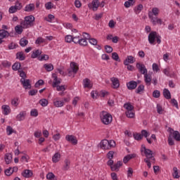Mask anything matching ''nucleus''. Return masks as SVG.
Instances as JSON below:
<instances>
[{
	"mask_svg": "<svg viewBox=\"0 0 180 180\" xmlns=\"http://www.w3.org/2000/svg\"><path fill=\"white\" fill-rule=\"evenodd\" d=\"M125 113H126V116L131 119H133V117H134L135 116L134 111L133 110L129 111H126Z\"/></svg>",
	"mask_w": 180,
	"mask_h": 180,
	"instance_id": "38",
	"label": "nucleus"
},
{
	"mask_svg": "<svg viewBox=\"0 0 180 180\" xmlns=\"http://www.w3.org/2000/svg\"><path fill=\"white\" fill-rule=\"evenodd\" d=\"M41 54V51L39 49L33 51L31 54V58H37V57Z\"/></svg>",
	"mask_w": 180,
	"mask_h": 180,
	"instance_id": "28",
	"label": "nucleus"
},
{
	"mask_svg": "<svg viewBox=\"0 0 180 180\" xmlns=\"http://www.w3.org/2000/svg\"><path fill=\"white\" fill-rule=\"evenodd\" d=\"M127 176L128 178H131V176H133V169L131 167L128 168Z\"/></svg>",
	"mask_w": 180,
	"mask_h": 180,
	"instance_id": "58",
	"label": "nucleus"
},
{
	"mask_svg": "<svg viewBox=\"0 0 180 180\" xmlns=\"http://www.w3.org/2000/svg\"><path fill=\"white\" fill-rule=\"evenodd\" d=\"M136 68L139 70V72H141V74H142L143 75L148 72L147 68H146V65L143 63H137Z\"/></svg>",
	"mask_w": 180,
	"mask_h": 180,
	"instance_id": "8",
	"label": "nucleus"
},
{
	"mask_svg": "<svg viewBox=\"0 0 180 180\" xmlns=\"http://www.w3.org/2000/svg\"><path fill=\"white\" fill-rule=\"evenodd\" d=\"M28 43H29V41H27L25 38L21 39L20 41V44L22 47H25V46H27Z\"/></svg>",
	"mask_w": 180,
	"mask_h": 180,
	"instance_id": "41",
	"label": "nucleus"
},
{
	"mask_svg": "<svg viewBox=\"0 0 180 180\" xmlns=\"http://www.w3.org/2000/svg\"><path fill=\"white\" fill-rule=\"evenodd\" d=\"M91 96L93 98V99H96V98H98V91H92L91 93Z\"/></svg>",
	"mask_w": 180,
	"mask_h": 180,
	"instance_id": "64",
	"label": "nucleus"
},
{
	"mask_svg": "<svg viewBox=\"0 0 180 180\" xmlns=\"http://www.w3.org/2000/svg\"><path fill=\"white\" fill-rule=\"evenodd\" d=\"M79 70V68L78 67V64H77L75 62L70 63V70H68L69 77H71L72 75V73L74 75L78 72V70Z\"/></svg>",
	"mask_w": 180,
	"mask_h": 180,
	"instance_id": "4",
	"label": "nucleus"
},
{
	"mask_svg": "<svg viewBox=\"0 0 180 180\" xmlns=\"http://www.w3.org/2000/svg\"><path fill=\"white\" fill-rule=\"evenodd\" d=\"M122 165H123V162L117 161V163L113 165V167H111V171H116L117 172Z\"/></svg>",
	"mask_w": 180,
	"mask_h": 180,
	"instance_id": "23",
	"label": "nucleus"
},
{
	"mask_svg": "<svg viewBox=\"0 0 180 180\" xmlns=\"http://www.w3.org/2000/svg\"><path fill=\"white\" fill-rule=\"evenodd\" d=\"M136 157H137V155L136 153L129 154L126 155L123 158L124 164H127V162H129L130 160H133V158H136Z\"/></svg>",
	"mask_w": 180,
	"mask_h": 180,
	"instance_id": "15",
	"label": "nucleus"
},
{
	"mask_svg": "<svg viewBox=\"0 0 180 180\" xmlns=\"http://www.w3.org/2000/svg\"><path fill=\"white\" fill-rule=\"evenodd\" d=\"M163 96L166 99H171V92H169V90H168V89H165L163 90Z\"/></svg>",
	"mask_w": 180,
	"mask_h": 180,
	"instance_id": "30",
	"label": "nucleus"
},
{
	"mask_svg": "<svg viewBox=\"0 0 180 180\" xmlns=\"http://www.w3.org/2000/svg\"><path fill=\"white\" fill-rule=\"evenodd\" d=\"M100 119L102 123L105 125L110 124L112 120H113L112 115L106 111H103L100 113Z\"/></svg>",
	"mask_w": 180,
	"mask_h": 180,
	"instance_id": "1",
	"label": "nucleus"
},
{
	"mask_svg": "<svg viewBox=\"0 0 180 180\" xmlns=\"http://www.w3.org/2000/svg\"><path fill=\"white\" fill-rule=\"evenodd\" d=\"M20 82L25 89H30V88H32V84H30V79H21Z\"/></svg>",
	"mask_w": 180,
	"mask_h": 180,
	"instance_id": "13",
	"label": "nucleus"
},
{
	"mask_svg": "<svg viewBox=\"0 0 180 180\" xmlns=\"http://www.w3.org/2000/svg\"><path fill=\"white\" fill-rule=\"evenodd\" d=\"M143 75L146 84L148 86H150V85H151V81H153V76L151 75V74L148 73V72L145 73Z\"/></svg>",
	"mask_w": 180,
	"mask_h": 180,
	"instance_id": "12",
	"label": "nucleus"
},
{
	"mask_svg": "<svg viewBox=\"0 0 180 180\" xmlns=\"http://www.w3.org/2000/svg\"><path fill=\"white\" fill-rule=\"evenodd\" d=\"M6 133H7V136H11V135L13 134V133H16V131H15L13 129V128H12V127L7 126V127H6Z\"/></svg>",
	"mask_w": 180,
	"mask_h": 180,
	"instance_id": "34",
	"label": "nucleus"
},
{
	"mask_svg": "<svg viewBox=\"0 0 180 180\" xmlns=\"http://www.w3.org/2000/svg\"><path fill=\"white\" fill-rule=\"evenodd\" d=\"M141 135H142V138L146 137V139H147V137H148V136H150V133H148V131H147L146 130L143 129L141 131Z\"/></svg>",
	"mask_w": 180,
	"mask_h": 180,
	"instance_id": "53",
	"label": "nucleus"
},
{
	"mask_svg": "<svg viewBox=\"0 0 180 180\" xmlns=\"http://www.w3.org/2000/svg\"><path fill=\"white\" fill-rule=\"evenodd\" d=\"M149 19H150V22L153 23V26H155L156 25H162V20L154 17V15L151 13H148Z\"/></svg>",
	"mask_w": 180,
	"mask_h": 180,
	"instance_id": "6",
	"label": "nucleus"
},
{
	"mask_svg": "<svg viewBox=\"0 0 180 180\" xmlns=\"http://www.w3.org/2000/svg\"><path fill=\"white\" fill-rule=\"evenodd\" d=\"M65 140L71 143L73 146H77L78 144V140H77V137L74 135H66Z\"/></svg>",
	"mask_w": 180,
	"mask_h": 180,
	"instance_id": "9",
	"label": "nucleus"
},
{
	"mask_svg": "<svg viewBox=\"0 0 180 180\" xmlns=\"http://www.w3.org/2000/svg\"><path fill=\"white\" fill-rule=\"evenodd\" d=\"M16 57L17 58H18V60H20V61H23V60H25V54L22 52H18L16 54Z\"/></svg>",
	"mask_w": 180,
	"mask_h": 180,
	"instance_id": "36",
	"label": "nucleus"
},
{
	"mask_svg": "<svg viewBox=\"0 0 180 180\" xmlns=\"http://www.w3.org/2000/svg\"><path fill=\"white\" fill-rule=\"evenodd\" d=\"M25 12H32L34 11V5L33 4H28L25 8Z\"/></svg>",
	"mask_w": 180,
	"mask_h": 180,
	"instance_id": "33",
	"label": "nucleus"
},
{
	"mask_svg": "<svg viewBox=\"0 0 180 180\" xmlns=\"http://www.w3.org/2000/svg\"><path fill=\"white\" fill-rule=\"evenodd\" d=\"M169 133H170L171 136H173L174 140L176 141H180V134L178 131H174V129L169 128L168 129Z\"/></svg>",
	"mask_w": 180,
	"mask_h": 180,
	"instance_id": "10",
	"label": "nucleus"
},
{
	"mask_svg": "<svg viewBox=\"0 0 180 180\" xmlns=\"http://www.w3.org/2000/svg\"><path fill=\"white\" fill-rule=\"evenodd\" d=\"M70 166H71V160H70V159H65L64 160V164L62 169L63 171H68V169H70Z\"/></svg>",
	"mask_w": 180,
	"mask_h": 180,
	"instance_id": "18",
	"label": "nucleus"
},
{
	"mask_svg": "<svg viewBox=\"0 0 180 180\" xmlns=\"http://www.w3.org/2000/svg\"><path fill=\"white\" fill-rule=\"evenodd\" d=\"M173 178H174L175 179H179V172H178V168L177 167H174L173 168Z\"/></svg>",
	"mask_w": 180,
	"mask_h": 180,
	"instance_id": "32",
	"label": "nucleus"
},
{
	"mask_svg": "<svg viewBox=\"0 0 180 180\" xmlns=\"http://www.w3.org/2000/svg\"><path fill=\"white\" fill-rule=\"evenodd\" d=\"M26 117V111H21L19 114L16 116V120H18V122L23 121Z\"/></svg>",
	"mask_w": 180,
	"mask_h": 180,
	"instance_id": "21",
	"label": "nucleus"
},
{
	"mask_svg": "<svg viewBox=\"0 0 180 180\" xmlns=\"http://www.w3.org/2000/svg\"><path fill=\"white\" fill-rule=\"evenodd\" d=\"M50 58V57L49 56V55H41V57L38 58V60L39 61H47V60H49Z\"/></svg>",
	"mask_w": 180,
	"mask_h": 180,
	"instance_id": "46",
	"label": "nucleus"
},
{
	"mask_svg": "<svg viewBox=\"0 0 180 180\" xmlns=\"http://www.w3.org/2000/svg\"><path fill=\"white\" fill-rule=\"evenodd\" d=\"M110 82L112 84V88H113V89H117V88L120 86V82H119V79L117 77H111Z\"/></svg>",
	"mask_w": 180,
	"mask_h": 180,
	"instance_id": "11",
	"label": "nucleus"
},
{
	"mask_svg": "<svg viewBox=\"0 0 180 180\" xmlns=\"http://www.w3.org/2000/svg\"><path fill=\"white\" fill-rule=\"evenodd\" d=\"M105 49L106 53H108V54H110V53H112V51H113V48H112V46H109V45H106L105 46Z\"/></svg>",
	"mask_w": 180,
	"mask_h": 180,
	"instance_id": "56",
	"label": "nucleus"
},
{
	"mask_svg": "<svg viewBox=\"0 0 180 180\" xmlns=\"http://www.w3.org/2000/svg\"><path fill=\"white\" fill-rule=\"evenodd\" d=\"M124 108L125 109H127V111L133 110V109H134L133 105H131L129 104V103L124 104Z\"/></svg>",
	"mask_w": 180,
	"mask_h": 180,
	"instance_id": "52",
	"label": "nucleus"
},
{
	"mask_svg": "<svg viewBox=\"0 0 180 180\" xmlns=\"http://www.w3.org/2000/svg\"><path fill=\"white\" fill-rule=\"evenodd\" d=\"M141 11H143V5L142 4L138 5L137 7H135V8H134V11L136 14L140 13V12H141Z\"/></svg>",
	"mask_w": 180,
	"mask_h": 180,
	"instance_id": "44",
	"label": "nucleus"
},
{
	"mask_svg": "<svg viewBox=\"0 0 180 180\" xmlns=\"http://www.w3.org/2000/svg\"><path fill=\"white\" fill-rule=\"evenodd\" d=\"M127 86L128 89H136L137 88V82L131 81L127 84Z\"/></svg>",
	"mask_w": 180,
	"mask_h": 180,
	"instance_id": "24",
	"label": "nucleus"
},
{
	"mask_svg": "<svg viewBox=\"0 0 180 180\" xmlns=\"http://www.w3.org/2000/svg\"><path fill=\"white\" fill-rule=\"evenodd\" d=\"M39 104L43 106V108H46L47 105H49V101L46 98H42L39 101Z\"/></svg>",
	"mask_w": 180,
	"mask_h": 180,
	"instance_id": "37",
	"label": "nucleus"
},
{
	"mask_svg": "<svg viewBox=\"0 0 180 180\" xmlns=\"http://www.w3.org/2000/svg\"><path fill=\"white\" fill-rule=\"evenodd\" d=\"M22 175L24 178H30L33 176V172L30 169H25L22 172Z\"/></svg>",
	"mask_w": 180,
	"mask_h": 180,
	"instance_id": "25",
	"label": "nucleus"
},
{
	"mask_svg": "<svg viewBox=\"0 0 180 180\" xmlns=\"http://www.w3.org/2000/svg\"><path fill=\"white\" fill-rule=\"evenodd\" d=\"M12 68L13 70V71H18L19 70H20V63H15L13 66Z\"/></svg>",
	"mask_w": 180,
	"mask_h": 180,
	"instance_id": "40",
	"label": "nucleus"
},
{
	"mask_svg": "<svg viewBox=\"0 0 180 180\" xmlns=\"http://www.w3.org/2000/svg\"><path fill=\"white\" fill-rule=\"evenodd\" d=\"M136 61V59H134V57L132 56H129L127 58L124 60V65H129V64H133Z\"/></svg>",
	"mask_w": 180,
	"mask_h": 180,
	"instance_id": "20",
	"label": "nucleus"
},
{
	"mask_svg": "<svg viewBox=\"0 0 180 180\" xmlns=\"http://www.w3.org/2000/svg\"><path fill=\"white\" fill-rule=\"evenodd\" d=\"M44 68H45L46 71L50 72V71H53V70H54V66L51 63H49V64L46 63L44 65Z\"/></svg>",
	"mask_w": 180,
	"mask_h": 180,
	"instance_id": "29",
	"label": "nucleus"
},
{
	"mask_svg": "<svg viewBox=\"0 0 180 180\" xmlns=\"http://www.w3.org/2000/svg\"><path fill=\"white\" fill-rule=\"evenodd\" d=\"M160 91L158 90H155L153 93V98H160Z\"/></svg>",
	"mask_w": 180,
	"mask_h": 180,
	"instance_id": "62",
	"label": "nucleus"
},
{
	"mask_svg": "<svg viewBox=\"0 0 180 180\" xmlns=\"http://www.w3.org/2000/svg\"><path fill=\"white\" fill-rule=\"evenodd\" d=\"M100 147L102 150H109V141L104 139L101 141Z\"/></svg>",
	"mask_w": 180,
	"mask_h": 180,
	"instance_id": "16",
	"label": "nucleus"
},
{
	"mask_svg": "<svg viewBox=\"0 0 180 180\" xmlns=\"http://www.w3.org/2000/svg\"><path fill=\"white\" fill-rule=\"evenodd\" d=\"M78 44H79V46H87L88 41H86V39H85V38H80Z\"/></svg>",
	"mask_w": 180,
	"mask_h": 180,
	"instance_id": "45",
	"label": "nucleus"
},
{
	"mask_svg": "<svg viewBox=\"0 0 180 180\" xmlns=\"http://www.w3.org/2000/svg\"><path fill=\"white\" fill-rule=\"evenodd\" d=\"M65 41L66 43H71L72 41H73V38L72 35H66L65 37Z\"/></svg>",
	"mask_w": 180,
	"mask_h": 180,
	"instance_id": "48",
	"label": "nucleus"
},
{
	"mask_svg": "<svg viewBox=\"0 0 180 180\" xmlns=\"http://www.w3.org/2000/svg\"><path fill=\"white\" fill-rule=\"evenodd\" d=\"M18 8H16L15 6H12L9 8L10 13H15V12H18Z\"/></svg>",
	"mask_w": 180,
	"mask_h": 180,
	"instance_id": "60",
	"label": "nucleus"
},
{
	"mask_svg": "<svg viewBox=\"0 0 180 180\" xmlns=\"http://www.w3.org/2000/svg\"><path fill=\"white\" fill-rule=\"evenodd\" d=\"M152 13L154 15V16H158V14L160 13V9L158 8H153L152 9Z\"/></svg>",
	"mask_w": 180,
	"mask_h": 180,
	"instance_id": "51",
	"label": "nucleus"
},
{
	"mask_svg": "<svg viewBox=\"0 0 180 180\" xmlns=\"http://www.w3.org/2000/svg\"><path fill=\"white\" fill-rule=\"evenodd\" d=\"M46 179H48L49 180H57V179L56 178V175H54V174H53L52 172H49L47 174Z\"/></svg>",
	"mask_w": 180,
	"mask_h": 180,
	"instance_id": "39",
	"label": "nucleus"
},
{
	"mask_svg": "<svg viewBox=\"0 0 180 180\" xmlns=\"http://www.w3.org/2000/svg\"><path fill=\"white\" fill-rule=\"evenodd\" d=\"M9 32L5 30H0V39H5V37H8Z\"/></svg>",
	"mask_w": 180,
	"mask_h": 180,
	"instance_id": "27",
	"label": "nucleus"
},
{
	"mask_svg": "<svg viewBox=\"0 0 180 180\" xmlns=\"http://www.w3.org/2000/svg\"><path fill=\"white\" fill-rule=\"evenodd\" d=\"M53 105L56 108H63L64 106V101H60L59 98L53 99Z\"/></svg>",
	"mask_w": 180,
	"mask_h": 180,
	"instance_id": "17",
	"label": "nucleus"
},
{
	"mask_svg": "<svg viewBox=\"0 0 180 180\" xmlns=\"http://www.w3.org/2000/svg\"><path fill=\"white\" fill-rule=\"evenodd\" d=\"M65 89H67V87H65V85L56 86V91H60L61 92H64V91H65Z\"/></svg>",
	"mask_w": 180,
	"mask_h": 180,
	"instance_id": "50",
	"label": "nucleus"
},
{
	"mask_svg": "<svg viewBox=\"0 0 180 180\" xmlns=\"http://www.w3.org/2000/svg\"><path fill=\"white\" fill-rule=\"evenodd\" d=\"M134 138L135 140L140 141L143 139V135L141 134L135 133L134 134Z\"/></svg>",
	"mask_w": 180,
	"mask_h": 180,
	"instance_id": "49",
	"label": "nucleus"
},
{
	"mask_svg": "<svg viewBox=\"0 0 180 180\" xmlns=\"http://www.w3.org/2000/svg\"><path fill=\"white\" fill-rule=\"evenodd\" d=\"M45 8L47 11H50V9H53V8H54V4H53L51 1H49L45 4Z\"/></svg>",
	"mask_w": 180,
	"mask_h": 180,
	"instance_id": "43",
	"label": "nucleus"
},
{
	"mask_svg": "<svg viewBox=\"0 0 180 180\" xmlns=\"http://www.w3.org/2000/svg\"><path fill=\"white\" fill-rule=\"evenodd\" d=\"M15 29L18 34H21L22 32H23V27H22V25H17Z\"/></svg>",
	"mask_w": 180,
	"mask_h": 180,
	"instance_id": "47",
	"label": "nucleus"
},
{
	"mask_svg": "<svg viewBox=\"0 0 180 180\" xmlns=\"http://www.w3.org/2000/svg\"><path fill=\"white\" fill-rule=\"evenodd\" d=\"M4 159H5L6 164H11V162L12 161V155H11V153L6 154Z\"/></svg>",
	"mask_w": 180,
	"mask_h": 180,
	"instance_id": "35",
	"label": "nucleus"
},
{
	"mask_svg": "<svg viewBox=\"0 0 180 180\" xmlns=\"http://www.w3.org/2000/svg\"><path fill=\"white\" fill-rule=\"evenodd\" d=\"M141 151L146 155V160H153V151L150 149H147L146 146L142 145Z\"/></svg>",
	"mask_w": 180,
	"mask_h": 180,
	"instance_id": "5",
	"label": "nucleus"
},
{
	"mask_svg": "<svg viewBox=\"0 0 180 180\" xmlns=\"http://www.w3.org/2000/svg\"><path fill=\"white\" fill-rule=\"evenodd\" d=\"M88 7L89 9H92V11L96 12L99 8V0H93L91 3L88 4Z\"/></svg>",
	"mask_w": 180,
	"mask_h": 180,
	"instance_id": "7",
	"label": "nucleus"
},
{
	"mask_svg": "<svg viewBox=\"0 0 180 180\" xmlns=\"http://www.w3.org/2000/svg\"><path fill=\"white\" fill-rule=\"evenodd\" d=\"M155 40L158 44H161V36L157 32H151L148 35V41L150 44H154Z\"/></svg>",
	"mask_w": 180,
	"mask_h": 180,
	"instance_id": "3",
	"label": "nucleus"
},
{
	"mask_svg": "<svg viewBox=\"0 0 180 180\" xmlns=\"http://www.w3.org/2000/svg\"><path fill=\"white\" fill-rule=\"evenodd\" d=\"M33 22H34V16L29 15L25 18V20L21 22L20 25L23 29H29L33 25Z\"/></svg>",
	"mask_w": 180,
	"mask_h": 180,
	"instance_id": "2",
	"label": "nucleus"
},
{
	"mask_svg": "<svg viewBox=\"0 0 180 180\" xmlns=\"http://www.w3.org/2000/svg\"><path fill=\"white\" fill-rule=\"evenodd\" d=\"M79 96H76L73 98L72 100V105L74 106H77V104L78 103L79 101Z\"/></svg>",
	"mask_w": 180,
	"mask_h": 180,
	"instance_id": "59",
	"label": "nucleus"
},
{
	"mask_svg": "<svg viewBox=\"0 0 180 180\" xmlns=\"http://www.w3.org/2000/svg\"><path fill=\"white\" fill-rule=\"evenodd\" d=\"M1 109L3 110V114L6 116H8V115L11 112V107L8 105H3L1 106Z\"/></svg>",
	"mask_w": 180,
	"mask_h": 180,
	"instance_id": "19",
	"label": "nucleus"
},
{
	"mask_svg": "<svg viewBox=\"0 0 180 180\" xmlns=\"http://www.w3.org/2000/svg\"><path fill=\"white\" fill-rule=\"evenodd\" d=\"M143 91H144V85L140 84V85L138 86V88H137L136 92V94H140V92H143Z\"/></svg>",
	"mask_w": 180,
	"mask_h": 180,
	"instance_id": "55",
	"label": "nucleus"
},
{
	"mask_svg": "<svg viewBox=\"0 0 180 180\" xmlns=\"http://www.w3.org/2000/svg\"><path fill=\"white\" fill-rule=\"evenodd\" d=\"M13 174L12 167H9L5 170V174L7 176H11V174Z\"/></svg>",
	"mask_w": 180,
	"mask_h": 180,
	"instance_id": "57",
	"label": "nucleus"
},
{
	"mask_svg": "<svg viewBox=\"0 0 180 180\" xmlns=\"http://www.w3.org/2000/svg\"><path fill=\"white\" fill-rule=\"evenodd\" d=\"M60 160H61V154L57 152L53 155L52 162L56 164L59 162Z\"/></svg>",
	"mask_w": 180,
	"mask_h": 180,
	"instance_id": "22",
	"label": "nucleus"
},
{
	"mask_svg": "<svg viewBox=\"0 0 180 180\" xmlns=\"http://www.w3.org/2000/svg\"><path fill=\"white\" fill-rule=\"evenodd\" d=\"M53 82L52 84V86L53 88H56V86H58L59 84H61V82L60 81V79H58V78H57V76H56V75H53Z\"/></svg>",
	"mask_w": 180,
	"mask_h": 180,
	"instance_id": "26",
	"label": "nucleus"
},
{
	"mask_svg": "<svg viewBox=\"0 0 180 180\" xmlns=\"http://www.w3.org/2000/svg\"><path fill=\"white\" fill-rule=\"evenodd\" d=\"M44 81H43V79H39L37 82L34 86L35 88H39V86H41V85H44Z\"/></svg>",
	"mask_w": 180,
	"mask_h": 180,
	"instance_id": "54",
	"label": "nucleus"
},
{
	"mask_svg": "<svg viewBox=\"0 0 180 180\" xmlns=\"http://www.w3.org/2000/svg\"><path fill=\"white\" fill-rule=\"evenodd\" d=\"M53 19H54V15L51 14H49L48 17L45 18V20H46V22H52Z\"/></svg>",
	"mask_w": 180,
	"mask_h": 180,
	"instance_id": "61",
	"label": "nucleus"
},
{
	"mask_svg": "<svg viewBox=\"0 0 180 180\" xmlns=\"http://www.w3.org/2000/svg\"><path fill=\"white\" fill-rule=\"evenodd\" d=\"M83 86L84 88H88V89H92V86H94V84L91 79L86 78L83 79Z\"/></svg>",
	"mask_w": 180,
	"mask_h": 180,
	"instance_id": "14",
	"label": "nucleus"
},
{
	"mask_svg": "<svg viewBox=\"0 0 180 180\" xmlns=\"http://www.w3.org/2000/svg\"><path fill=\"white\" fill-rule=\"evenodd\" d=\"M11 105L14 108H18L19 106V98L15 97L11 100Z\"/></svg>",
	"mask_w": 180,
	"mask_h": 180,
	"instance_id": "31",
	"label": "nucleus"
},
{
	"mask_svg": "<svg viewBox=\"0 0 180 180\" xmlns=\"http://www.w3.org/2000/svg\"><path fill=\"white\" fill-rule=\"evenodd\" d=\"M41 43H44V39H43L42 37H39L35 41L36 44H41Z\"/></svg>",
	"mask_w": 180,
	"mask_h": 180,
	"instance_id": "63",
	"label": "nucleus"
},
{
	"mask_svg": "<svg viewBox=\"0 0 180 180\" xmlns=\"http://www.w3.org/2000/svg\"><path fill=\"white\" fill-rule=\"evenodd\" d=\"M72 39L73 43H75V44H78V43H79V40H81V34L77 36L72 37Z\"/></svg>",
	"mask_w": 180,
	"mask_h": 180,
	"instance_id": "42",
	"label": "nucleus"
}]
</instances>
